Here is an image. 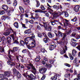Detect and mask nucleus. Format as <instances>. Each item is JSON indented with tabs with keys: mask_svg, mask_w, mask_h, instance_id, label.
<instances>
[{
	"mask_svg": "<svg viewBox=\"0 0 80 80\" xmlns=\"http://www.w3.org/2000/svg\"><path fill=\"white\" fill-rule=\"evenodd\" d=\"M16 31H14L12 29H10V30L8 29L6 31V32H4L3 35L5 36L7 35H8L10 34V33H11L12 34L10 35V37H12L13 40H15V37L16 36L17 33Z\"/></svg>",
	"mask_w": 80,
	"mask_h": 80,
	"instance_id": "f257e3e1",
	"label": "nucleus"
},
{
	"mask_svg": "<svg viewBox=\"0 0 80 80\" xmlns=\"http://www.w3.org/2000/svg\"><path fill=\"white\" fill-rule=\"evenodd\" d=\"M47 9L48 10H49L50 11V13H52L54 17H60L61 15V14H62V13H61L60 12H53V11L52 10V9H51V8H49V7H48Z\"/></svg>",
	"mask_w": 80,
	"mask_h": 80,
	"instance_id": "f03ea898",
	"label": "nucleus"
},
{
	"mask_svg": "<svg viewBox=\"0 0 80 80\" xmlns=\"http://www.w3.org/2000/svg\"><path fill=\"white\" fill-rule=\"evenodd\" d=\"M8 56L9 59V60H8L7 61V63L9 65H10L11 67H12V66H14L15 67V64L13 62V59H12L13 58V56L12 55H8Z\"/></svg>",
	"mask_w": 80,
	"mask_h": 80,
	"instance_id": "7ed1b4c3",
	"label": "nucleus"
},
{
	"mask_svg": "<svg viewBox=\"0 0 80 80\" xmlns=\"http://www.w3.org/2000/svg\"><path fill=\"white\" fill-rule=\"evenodd\" d=\"M28 65L30 66L32 70H33L31 71V72L33 73L34 75H35L36 73H37V70H36V68H35V67L33 66V65L31 63L28 64Z\"/></svg>",
	"mask_w": 80,
	"mask_h": 80,
	"instance_id": "20e7f679",
	"label": "nucleus"
},
{
	"mask_svg": "<svg viewBox=\"0 0 80 80\" xmlns=\"http://www.w3.org/2000/svg\"><path fill=\"white\" fill-rule=\"evenodd\" d=\"M47 71V68H40L39 70V72L41 73H45Z\"/></svg>",
	"mask_w": 80,
	"mask_h": 80,
	"instance_id": "39448f33",
	"label": "nucleus"
},
{
	"mask_svg": "<svg viewBox=\"0 0 80 80\" xmlns=\"http://www.w3.org/2000/svg\"><path fill=\"white\" fill-rule=\"evenodd\" d=\"M31 40H32V39L30 38V37L26 38L24 39V42L26 45H27V44L28 43V42H29V41Z\"/></svg>",
	"mask_w": 80,
	"mask_h": 80,
	"instance_id": "423d86ee",
	"label": "nucleus"
},
{
	"mask_svg": "<svg viewBox=\"0 0 80 80\" xmlns=\"http://www.w3.org/2000/svg\"><path fill=\"white\" fill-rule=\"evenodd\" d=\"M32 40H34V41L33 42H32V43L31 44H30L29 46V48H34V47H35V42L33 39H32Z\"/></svg>",
	"mask_w": 80,
	"mask_h": 80,
	"instance_id": "0eeeda50",
	"label": "nucleus"
},
{
	"mask_svg": "<svg viewBox=\"0 0 80 80\" xmlns=\"http://www.w3.org/2000/svg\"><path fill=\"white\" fill-rule=\"evenodd\" d=\"M13 72L14 73H17V77L18 78H20L21 76L20 75V73L19 72L17 71L15 69H13Z\"/></svg>",
	"mask_w": 80,
	"mask_h": 80,
	"instance_id": "6e6552de",
	"label": "nucleus"
},
{
	"mask_svg": "<svg viewBox=\"0 0 80 80\" xmlns=\"http://www.w3.org/2000/svg\"><path fill=\"white\" fill-rule=\"evenodd\" d=\"M24 33L25 34H28V35L30 36L31 35V33H32V31L30 29L26 30L24 31Z\"/></svg>",
	"mask_w": 80,
	"mask_h": 80,
	"instance_id": "1a4fd4ad",
	"label": "nucleus"
},
{
	"mask_svg": "<svg viewBox=\"0 0 80 80\" xmlns=\"http://www.w3.org/2000/svg\"><path fill=\"white\" fill-rule=\"evenodd\" d=\"M80 9V5H76L74 8V10L76 12H78L79 11V9Z\"/></svg>",
	"mask_w": 80,
	"mask_h": 80,
	"instance_id": "9d476101",
	"label": "nucleus"
},
{
	"mask_svg": "<svg viewBox=\"0 0 80 80\" xmlns=\"http://www.w3.org/2000/svg\"><path fill=\"white\" fill-rule=\"evenodd\" d=\"M58 33L59 36H60V37H62L63 36V38H65V37L67 36V35H66V34L63 33L60 31H58Z\"/></svg>",
	"mask_w": 80,
	"mask_h": 80,
	"instance_id": "9b49d317",
	"label": "nucleus"
},
{
	"mask_svg": "<svg viewBox=\"0 0 80 80\" xmlns=\"http://www.w3.org/2000/svg\"><path fill=\"white\" fill-rule=\"evenodd\" d=\"M4 73V75H5V77H9L11 74V72H5Z\"/></svg>",
	"mask_w": 80,
	"mask_h": 80,
	"instance_id": "f8f14e48",
	"label": "nucleus"
},
{
	"mask_svg": "<svg viewBox=\"0 0 80 80\" xmlns=\"http://www.w3.org/2000/svg\"><path fill=\"white\" fill-rule=\"evenodd\" d=\"M59 76L58 74H56L54 76L51 77V79L52 80H56L57 79L58 77Z\"/></svg>",
	"mask_w": 80,
	"mask_h": 80,
	"instance_id": "ddd939ff",
	"label": "nucleus"
},
{
	"mask_svg": "<svg viewBox=\"0 0 80 80\" xmlns=\"http://www.w3.org/2000/svg\"><path fill=\"white\" fill-rule=\"evenodd\" d=\"M2 8L4 10H8V6L5 5H3L2 6Z\"/></svg>",
	"mask_w": 80,
	"mask_h": 80,
	"instance_id": "4468645a",
	"label": "nucleus"
},
{
	"mask_svg": "<svg viewBox=\"0 0 80 80\" xmlns=\"http://www.w3.org/2000/svg\"><path fill=\"white\" fill-rule=\"evenodd\" d=\"M18 50V48L17 47H14L13 48V50L11 51L12 53H14L15 52H16Z\"/></svg>",
	"mask_w": 80,
	"mask_h": 80,
	"instance_id": "2eb2a0df",
	"label": "nucleus"
},
{
	"mask_svg": "<svg viewBox=\"0 0 80 80\" xmlns=\"http://www.w3.org/2000/svg\"><path fill=\"white\" fill-rule=\"evenodd\" d=\"M41 59V58H40V56H39V55H38L37 56V57L36 58L35 60L36 62H39V61Z\"/></svg>",
	"mask_w": 80,
	"mask_h": 80,
	"instance_id": "dca6fc26",
	"label": "nucleus"
},
{
	"mask_svg": "<svg viewBox=\"0 0 80 80\" xmlns=\"http://www.w3.org/2000/svg\"><path fill=\"white\" fill-rule=\"evenodd\" d=\"M1 18L3 20H5L6 18H10L7 16H3Z\"/></svg>",
	"mask_w": 80,
	"mask_h": 80,
	"instance_id": "f3484780",
	"label": "nucleus"
},
{
	"mask_svg": "<svg viewBox=\"0 0 80 80\" xmlns=\"http://www.w3.org/2000/svg\"><path fill=\"white\" fill-rule=\"evenodd\" d=\"M7 40H8V43H11V42L12 41V38L10 37H8L7 38Z\"/></svg>",
	"mask_w": 80,
	"mask_h": 80,
	"instance_id": "a211bd4d",
	"label": "nucleus"
},
{
	"mask_svg": "<svg viewBox=\"0 0 80 80\" xmlns=\"http://www.w3.org/2000/svg\"><path fill=\"white\" fill-rule=\"evenodd\" d=\"M35 13H42V11L40 9H36L35 10Z\"/></svg>",
	"mask_w": 80,
	"mask_h": 80,
	"instance_id": "6ab92c4d",
	"label": "nucleus"
},
{
	"mask_svg": "<svg viewBox=\"0 0 80 80\" xmlns=\"http://www.w3.org/2000/svg\"><path fill=\"white\" fill-rule=\"evenodd\" d=\"M48 41H50V39L48 38H44V41L45 43H47L48 42Z\"/></svg>",
	"mask_w": 80,
	"mask_h": 80,
	"instance_id": "aec40b11",
	"label": "nucleus"
},
{
	"mask_svg": "<svg viewBox=\"0 0 80 80\" xmlns=\"http://www.w3.org/2000/svg\"><path fill=\"white\" fill-rule=\"evenodd\" d=\"M72 32V31L70 29H68L66 30V34L68 35L70 33H71Z\"/></svg>",
	"mask_w": 80,
	"mask_h": 80,
	"instance_id": "412c9836",
	"label": "nucleus"
},
{
	"mask_svg": "<svg viewBox=\"0 0 80 80\" xmlns=\"http://www.w3.org/2000/svg\"><path fill=\"white\" fill-rule=\"evenodd\" d=\"M46 67L47 68H51L52 65L48 64V62L46 63Z\"/></svg>",
	"mask_w": 80,
	"mask_h": 80,
	"instance_id": "4be33fe9",
	"label": "nucleus"
},
{
	"mask_svg": "<svg viewBox=\"0 0 80 80\" xmlns=\"http://www.w3.org/2000/svg\"><path fill=\"white\" fill-rule=\"evenodd\" d=\"M48 35L49 38H53V36H54L51 33V32H49L48 33Z\"/></svg>",
	"mask_w": 80,
	"mask_h": 80,
	"instance_id": "5701e85b",
	"label": "nucleus"
},
{
	"mask_svg": "<svg viewBox=\"0 0 80 80\" xmlns=\"http://www.w3.org/2000/svg\"><path fill=\"white\" fill-rule=\"evenodd\" d=\"M4 51H5L4 48L3 47L0 46V52L1 53H4Z\"/></svg>",
	"mask_w": 80,
	"mask_h": 80,
	"instance_id": "b1692460",
	"label": "nucleus"
},
{
	"mask_svg": "<svg viewBox=\"0 0 80 80\" xmlns=\"http://www.w3.org/2000/svg\"><path fill=\"white\" fill-rule=\"evenodd\" d=\"M14 27L17 28H18V23L17 22H15L14 23Z\"/></svg>",
	"mask_w": 80,
	"mask_h": 80,
	"instance_id": "393cba45",
	"label": "nucleus"
},
{
	"mask_svg": "<svg viewBox=\"0 0 80 80\" xmlns=\"http://www.w3.org/2000/svg\"><path fill=\"white\" fill-rule=\"evenodd\" d=\"M35 15V18H34V20H35V19H36V20H38V19L40 18L38 16V13H36Z\"/></svg>",
	"mask_w": 80,
	"mask_h": 80,
	"instance_id": "a878e982",
	"label": "nucleus"
},
{
	"mask_svg": "<svg viewBox=\"0 0 80 80\" xmlns=\"http://www.w3.org/2000/svg\"><path fill=\"white\" fill-rule=\"evenodd\" d=\"M65 49H61L60 50V53L61 55H62V54H64V53H65Z\"/></svg>",
	"mask_w": 80,
	"mask_h": 80,
	"instance_id": "bb28decb",
	"label": "nucleus"
},
{
	"mask_svg": "<svg viewBox=\"0 0 80 80\" xmlns=\"http://www.w3.org/2000/svg\"><path fill=\"white\" fill-rule=\"evenodd\" d=\"M77 18L76 16H75L74 18L71 19V21L73 22H77Z\"/></svg>",
	"mask_w": 80,
	"mask_h": 80,
	"instance_id": "cd10ccee",
	"label": "nucleus"
},
{
	"mask_svg": "<svg viewBox=\"0 0 80 80\" xmlns=\"http://www.w3.org/2000/svg\"><path fill=\"white\" fill-rule=\"evenodd\" d=\"M20 43L22 45H25L26 44L25 43V41L24 42L22 40H21L20 41Z\"/></svg>",
	"mask_w": 80,
	"mask_h": 80,
	"instance_id": "c85d7f7f",
	"label": "nucleus"
},
{
	"mask_svg": "<svg viewBox=\"0 0 80 80\" xmlns=\"http://www.w3.org/2000/svg\"><path fill=\"white\" fill-rule=\"evenodd\" d=\"M77 53V51L73 49L72 51V55L73 56H75L76 55V53Z\"/></svg>",
	"mask_w": 80,
	"mask_h": 80,
	"instance_id": "c756f323",
	"label": "nucleus"
},
{
	"mask_svg": "<svg viewBox=\"0 0 80 80\" xmlns=\"http://www.w3.org/2000/svg\"><path fill=\"white\" fill-rule=\"evenodd\" d=\"M30 77L31 78L33 79V80H34V79H35L36 78V77L33 76L32 74H30Z\"/></svg>",
	"mask_w": 80,
	"mask_h": 80,
	"instance_id": "7c9ffc66",
	"label": "nucleus"
},
{
	"mask_svg": "<svg viewBox=\"0 0 80 80\" xmlns=\"http://www.w3.org/2000/svg\"><path fill=\"white\" fill-rule=\"evenodd\" d=\"M19 8L22 13H23L24 12V9L22 7L20 6Z\"/></svg>",
	"mask_w": 80,
	"mask_h": 80,
	"instance_id": "2f4dec72",
	"label": "nucleus"
},
{
	"mask_svg": "<svg viewBox=\"0 0 80 80\" xmlns=\"http://www.w3.org/2000/svg\"><path fill=\"white\" fill-rule=\"evenodd\" d=\"M36 2L37 3V4L36 5V7H40V2H39V1L38 0L36 1Z\"/></svg>",
	"mask_w": 80,
	"mask_h": 80,
	"instance_id": "473e14b6",
	"label": "nucleus"
},
{
	"mask_svg": "<svg viewBox=\"0 0 80 80\" xmlns=\"http://www.w3.org/2000/svg\"><path fill=\"white\" fill-rule=\"evenodd\" d=\"M42 23H43V25H44V27L46 28H47V23H48V22H42Z\"/></svg>",
	"mask_w": 80,
	"mask_h": 80,
	"instance_id": "72a5a7b5",
	"label": "nucleus"
},
{
	"mask_svg": "<svg viewBox=\"0 0 80 80\" xmlns=\"http://www.w3.org/2000/svg\"><path fill=\"white\" fill-rule=\"evenodd\" d=\"M53 8L54 9H56V10H57V9H59L60 8H59V6H58L57 5H54L53 6Z\"/></svg>",
	"mask_w": 80,
	"mask_h": 80,
	"instance_id": "f704fd0d",
	"label": "nucleus"
},
{
	"mask_svg": "<svg viewBox=\"0 0 80 80\" xmlns=\"http://www.w3.org/2000/svg\"><path fill=\"white\" fill-rule=\"evenodd\" d=\"M41 9L42 10H45V8L44 7V6L43 5H41L40 6Z\"/></svg>",
	"mask_w": 80,
	"mask_h": 80,
	"instance_id": "c9c22d12",
	"label": "nucleus"
},
{
	"mask_svg": "<svg viewBox=\"0 0 80 80\" xmlns=\"http://www.w3.org/2000/svg\"><path fill=\"white\" fill-rule=\"evenodd\" d=\"M17 1L16 0H14L13 3V6H14V7H16V6H17Z\"/></svg>",
	"mask_w": 80,
	"mask_h": 80,
	"instance_id": "e433bc0d",
	"label": "nucleus"
},
{
	"mask_svg": "<svg viewBox=\"0 0 80 80\" xmlns=\"http://www.w3.org/2000/svg\"><path fill=\"white\" fill-rule=\"evenodd\" d=\"M69 57H70V58L71 60H73V56H72V54H71L69 53Z\"/></svg>",
	"mask_w": 80,
	"mask_h": 80,
	"instance_id": "4c0bfd02",
	"label": "nucleus"
},
{
	"mask_svg": "<svg viewBox=\"0 0 80 80\" xmlns=\"http://www.w3.org/2000/svg\"><path fill=\"white\" fill-rule=\"evenodd\" d=\"M64 16L65 17H68V14L67 12H64Z\"/></svg>",
	"mask_w": 80,
	"mask_h": 80,
	"instance_id": "58836bf2",
	"label": "nucleus"
},
{
	"mask_svg": "<svg viewBox=\"0 0 80 80\" xmlns=\"http://www.w3.org/2000/svg\"><path fill=\"white\" fill-rule=\"evenodd\" d=\"M4 77H5V74H0V78H4Z\"/></svg>",
	"mask_w": 80,
	"mask_h": 80,
	"instance_id": "ea45409f",
	"label": "nucleus"
},
{
	"mask_svg": "<svg viewBox=\"0 0 80 80\" xmlns=\"http://www.w3.org/2000/svg\"><path fill=\"white\" fill-rule=\"evenodd\" d=\"M64 65L66 66V67H71V65H70V64L67 63H65Z\"/></svg>",
	"mask_w": 80,
	"mask_h": 80,
	"instance_id": "a19ab883",
	"label": "nucleus"
},
{
	"mask_svg": "<svg viewBox=\"0 0 80 80\" xmlns=\"http://www.w3.org/2000/svg\"><path fill=\"white\" fill-rule=\"evenodd\" d=\"M65 23H66L67 25H69V21H68L66 19H65Z\"/></svg>",
	"mask_w": 80,
	"mask_h": 80,
	"instance_id": "79ce46f5",
	"label": "nucleus"
},
{
	"mask_svg": "<svg viewBox=\"0 0 80 80\" xmlns=\"http://www.w3.org/2000/svg\"><path fill=\"white\" fill-rule=\"evenodd\" d=\"M19 67L20 68H24V66H23V65L22 64H19Z\"/></svg>",
	"mask_w": 80,
	"mask_h": 80,
	"instance_id": "37998d69",
	"label": "nucleus"
},
{
	"mask_svg": "<svg viewBox=\"0 0 80 80\" xmlns=\"http://www.w3.org/2000/svg\"><path fill=\"white\" fill-rule=\"evenodd\" d=\"M77 45V43L76 42H72V45L73 47H75Z\"/></svg>",
	"mask_w": 80,
	"mask_h": 80,
	"instance_id": "c03bdc74",
	"label": "nucleus"
},
{
	"mask_svg": "<svg viewBox=\"0 0 80 80\" xmlns=\"http://www.w3.org/2000/svg\"><path fill=\"white\" fill-rule=\"evenodd\" d=\"M72 37H75L76 35H77V33L75 32H73L71 34Z\"/></svg>",
	"mask_w": 80,
	"mask_h": 80,
	"instance_id": "a18cd8bd",
	"label": "nucleus"
},
{
	"mask_svg": "<svg viewBox=\"0 0 80 80\" xmlns=\"http://www.w3.org/2000/svg\"><path fill=\"white\" fill-rule=\"evenodd\" d=\"M26 67L28 70H30L31 69V67L29 65L27 66Z\"/></svg>",
	"mask_w": 80,
	"mask_h": 80,
	"instance_id": "49530a36",
	"label": "nucleus"
},
{
	"mask_svg": "<svg viewBox=\"0 0 80 80\" xmlns=\"http://www.w3.org/2000/svg\"><path fill=\"white\" fill-rule=\"evenodd\" d=\"M54 49V48H53V47L52 46V45H51L50 46V47L49 48V49L50 50H53Z\"/></svg>",
	"mask_w": 80,
	"mask_h": 80,
	"instance_id": "de8ad7c7",
	"label": "nucleus"
},
{
	"mask_svg": "<svg viewBox=\"0 0 80 80\" xmlns=\"http://www.w3.org/2000/svg\"><path fill=\"white\" fill-rule=\"evenodd\" d=\"M27 52V51L26 49H23L22 51V53H25Z\"/></svg>",
	"mask_w": 80,
	"mask_h": 80,
	"instance_id": "09e8293b",
	"label": "nucleus"
},
{
	"mask_svg": "<svg viewBox=\"0 0 80 80\" xmlns=\"http://www.w3.org/2000/svg\"><path fill=\"white\" fill-rule=\"evenodd\" d=\"M5 13V12L4 11H0V15H3Z\"/></svg>",
	"mask_w": 80,
	"mask_h": 80,
	"instance_id": "8fccbe9b",
	"label": "nucleus"
},
{
	"mask_svg": "<svg viewBox=\"0 0 80 80\" xmlns=\"http://www.w3.org/2000/svg\"><path fill=\"white\" fill-rule=\"evenodd\" d=\"M7 3L8 4H11V3H12V1L10 0H8L7 1Z\"/></svg>",
	"mask_w": 80,
	"mask_h": 80,
	"instance_id": "3c124183",
	"label": "nucleus"
},
{
	"mask_svg": "<svg viewBox=\"0 0 80 80\" xmlns=\"http://www.w3.org/2000/svg\"><path fill=\"white\" fill-rule=\"evenodd\" d=\"M41 51L42 53H45V50L44 48H42L41 49Z\"/></svg>",
	"mask_w": 80,
	"mask_h": 80,
	"instance_id": "603ef678",
	"label": "nucleus"
},
{
	"mask_svg": "<svg viewBox=\"0 0 80 80\" xmlns=\"http://www.w3.org/2000/svg\"><path fill=\"white\" fill-rule=\"evenodd\" d=\"M52 30V27L50 26L48 27V31H51Z\"/></svg>",
	"mask_w": 80,
	"mask_h": 80,
	"instance_id": "864d4df0",
	"label": "nucleus"
},
{
	"mask_svg": "<svg viewBox=\"0 0 80 80\" xmlns=\"http://www.w3.org/2000/svg\"><path fill=\"white\" fill-rule=\"evenodd\" d=\"M1 42L2 43H3V40H2V38L0 37V43Z\"/></svg>",
	"mask_w": 80,
	"mask_h": 80,
	"instance_id": "5fc2aeb1",
	"label": "nucleus"
},
{
	"mask_svg": "<svg viewBox=\"0 0 80 80\" xmlns=\"http://www.w3.org/2000/svg\"><path fill=\"white\" fill-rule=\"evenodd\" d=\"M29 22L30 23H31V24H33V19H32L29 21Z\"/></svg>",
	"mask_w": 80,
	"mask_h": 80,
	"instance_id": "6e6d98bb",
	"label": "nucleus"
},
{
	"mask_svg": "<svg viewBox=\"0 0 80 80\" xmlns=\"http://www.w3.org/2000/svg\"><path fill=\"white\" fill-rule=\"evenodd\" d=\"M14 43H16V44H18L19 43V42L17 40H15L14 41Z\"/></svg>",
	"mask_w": 80,
	"mask_h": 80,
	"instance_id": "4d7b16f0",
	"label": "nucleus"
},
{
	"mask_svg": "<svg viewBox=\"0 0 80 80\" xmlns=\"http://www.w3.org/2000/svg\"><path fill=\"white\" fill-rule=\"evenodd\" d=\"M38 37H41L42 36V34H41V33H38Z\"/></svg>",
	"mask_w": 80,
	"mask_h": 80,
	"instance_id": "13d9d810",
	"label": "nucleus"
},
{
	"mask_svg": "<svg viewBox=\"0 0 80 80\" xmlns=\"http://www.w3.org/2000/svg\"><path fill=\"white\" fill-rule=\"evenodd\" d=\"M45 75H43L42 77L41 78V80H44L45 78Z\"/></svg>",
	"mask_w": 80,
	"mask_h": 80,
	"instance_id": "bf43d9fd",
	"label": "nucleus"
},
{
	"mask_svg": "<svg viewBox=\"0 0 80 80\" xmlns=\"http://www.w3.org/2000/svg\"><path fill=\"white\" fill-rule=\"evenodd\" d=\"M77 58H74V63H77Z\"/></svg>",
	"mask_w": 80,
	"mask_h": 80,
	"instance_id": "052dcab7",
	"label": "nucleus"
},
{
	"mask_svg": "<svg viewBox=\"0 0 80 80\" xmlns=\"http://www.w3.org/2000/svg\"><path fill=\"white\" fill-rule=\"evenodd\" d=\"M29 12L30 10H29V9H27L25 11L26 13H29Z\"/></svg>",
	"mask_w": 80,
	"mask_h": 80,
	"instance_id": "680f3d73",
	"label": "nucleus"
},
{
	"mask_svg": "<svg viewBox=\"0 0 80 80\" xmlns=\"http://www.w3.org/2000/svg\"><path fill=\"white\" fill-rule=\"evenodd\" d=\"M51 23L52 25H55V22L53 21H51Z\"/></svg>",
	"mask_w": 80,
	"mask_h": 80,
	"instance_id": "e2e57ef3",
	"label": "nucleus"
},
{
	"mask_svg": "<svg viewBox=\"0 0 80 80\" xmlns=\"http://www.w3.org/2000/svg\"><path fill=\"white\" fill-rule=\"evenodd\" d=\"M77 37V39H79V38H80V35H76Z\"/></svg>",
	"mask_w": 80,
	"mask_h": 80,
	"instance_id": "0e129e2a",
	"label": "nucleus"
},
{
	"mask_svg": "<svg viewBox=\"0 0 80 80\" xmlns=\"http://www.w3.org/2000/svg\"><path fill=\"white\" fill-rule=\"evenodd\" d=\"M1 80H8V78H5L2 79H1Z\"/></svg>",
	"mask_w": 80,
	"mask_h": 80,
	"instance_id": "69168bd1",
	"label": "nucleus"
},
{
	"mask_svg": "<svg viewBox=\"0 0 80 80\" xmlns=\"http://www.w3.org/2000/svg\"><path fill=\"white\" fill-rule=\"evenodd\" d=\"M76 48H77V49L79 50L80 51V45L76 47Z\"/></svg>",
	"mask_w": 80,
	"mask_h": 80,
	"instance_id": "338daca9",
	"label": "nucleus"
},
{
	"mask_svg": "<svg viewBox=\"0 0 80 80\" xmlns=\"http://www.w3.org/2000/svg\"><path fill=\"white\" fill-rule=\"evenodd\" d=\"M37 29H38V30H39V29H40V28H41L40 27V26H39V25H37Z\"/></svg>",
	"mask_w": 80,
	"mask_h": 80,
	"instance_id": "774afa93",
	"label": "nucleus"
}]
</instances>
